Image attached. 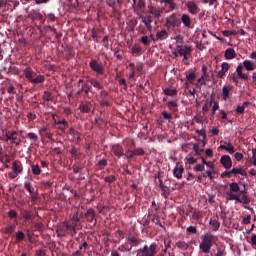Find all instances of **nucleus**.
Instances as JSON below:
<instances>
[{
	"label": "nucleus",
	"mask_w": 256,
	"mask_h": 256,
	"mask_svg": "<svg viewBox=\"0 0 256 256\" xmlns=\"http://www.w3.org/2000/svg\"><path fill=\"white\" fill-rule=\"evenodd\" d=\"M215 241H217V236L211 234V233H206L201 236V242L199 244V249L200 251L204 253H211V249L213 245H215Z\"/></svg>",
	"instance_id": "f257e3e1"
},
{
	"label": "nucleus",
	"mask_w": 256,
	"mask_h": 256,
	"mask_svg": "<svg viewBox=\"0 0 256 256\" xmlns=\"http://www.w3.org/2000/svg\"><path fill=\"white\" fill-rule=\"evenodd\" d=\"M191 53H193V47L192 46H178V48H175L172 54L174 57H183V61H187L191 57Z\"/></svg>",
	"instance_id": "f03ea898"
},
{
	"label": "nucleus",
	"mask_w": 256,
	"mask_h": 256,
	"mask_svg": "<svg viewBox=\"0 0 256 256\" xmlns=\"http://www.w3.org/2000/svg\"><path fill=\"white\" fill-rule=\"evenodd\" d=\"M239 191H241V187L239 183L232 182L229 185V191L226 192V199L227 201L239 200Z\"/></svg>",
	"instance_id": "7ed1b4c3"
},
{
	"label": "nucleus",
	"mask_w": 256,
	"mask_h": 256,
	"mask_svg": "<svg viewBox=\"0 0 256 256\" xmlns=\"http://www.w3.org/2000/svg\"><path fill=\"white\" fill-rule=\"evenodd\" d=\"M157 255V244L152 243L150 246L145 245L137 250L136 256H155Z\"/></svg>",
	"instance_id": "20e7f679"
},
{
	"label": "nucleus",
	"mask_w": 256,
	"mask_h": 256,
	"mask_svg": "<svg viewBox=\"0 0 256 256\" xmlns=\"http://www.w3.org/2000/svg\"><path fill=\"white\" fill-rule=\"evenodd\" d=\"M230 79L237 85L239 83V79H243V81H247L249 79V76L245 73H243V64H238L236 68V72H234L232 75H230Z\"/></svg>",
	"instance_id": "39448f33"
},
{
	"label": "nucleus",
	"mask_w": 256,
	"mask_h": 256,
	"mask_svg": "<svg viewBox=\"0 0 256 256\" xmlns=\"http://www.w3.org/2000/svg\"><path fill=\"white\" fill-rule=\"evenodd\" d=\"M139 245H141V240H139L135 236H131L130 238L126 239V241H125V244H124L125 251H131V249H133V247H139Z\"/></svg>",
	"instance_id": "423d86ee"
},
{
	"label": "nucleus",
	"mask_w": 256,
	"mask_h": 256,
	"mask_svg": "<svg viewBox=\"0 0 256 256\" xmlns=\"http://www.w3.org/2000/svg\"><path fill=\"white\" fill-rule=\"evenodd\" d=\"M90 67L92 71H94L98 75H103V73H105V68L103 67V64L99 63L97 60H92L90 62Z\"/></svg>",
	"instance_id": "0eeeda50"
},
{
	"label": "nucleus",
	"mask_w": 256,
	"mask_h": 256,
	"mask_svg": "<svg viewBox=\"0 0 256 256\" xmlns=\"http://www.w3.org/2000/svg\"><path fill=\"white\" fill-rule=\"evenodd\" d=\"M220 163L225 169H231V167H233V161L231 160V156L229 155L222 156L220 158Z\"/></svg>",
	"instance_id": "6e6552de"
},
{
	"label": "nucleus",
	"mask_w": 256,
	"mask_h": 256,
	"mask_svg": "<svg viewBox=\"0 0 256 256\" xmlns=\"http://www.w3.org/2000/svg\"><path fill=\"white\" fill-rule=\"evenodd\" d=\"M166 25L168 27H179V20L177 19L176 14H172L168 18H166Z\"/></svg>",
	"instance_id": "1a4fd4ad"
},
{
	"label": "nucleus",
	"mask_w": 256,
	"mask_h": 256,
	"mask_svg": "<svg viewBox=\"0 0 256 256\" xmlns=\"http://www.w3.org/2000/svg\"><path fill=\"white\" fill-rule=\"evenodd\" d=\"M215 174H217V171H215V166L212 164L208 166V170L203 173L204 179H207V177L210 179V181H213L215 179Z\"/></svg>",
	"instance_id": "9d476101"
},
{
	"label": "nucleus",
	"mask_w": 256,
	"mask_h": 256,
	"mask_svg": "<svg viewBox=\"0 0 256 256\" xmlns=\"http://www.w3.org/2000/svg\"><path fill=\"white\" fill-rule=\"evenodd\" d=\"M111 151L116 157H118V159H120V157H123V146L119 144H114L111 146Z\"/></svg>",
	"instance_id": "9b49d317"
},
{
	"label": "nucleus",
	"mask_w": 256,
	"mask_h": 256,
	"mask_svg": "<svg viewBox=\"0 0 256 256\" xmlns=\"http://www.w3.org/2000/svg\"><path fill=\"white\" fill-rule=\"evenodd\" d=\"M12 171L16 173V175H21V173H23V164H21V161L15 160L12 163Z\"/></svg>",
	"instance_id": "f8f14e48"
},
{
	"label": "nucleus",
	"mask_w": 256,
	"mask_h": 256,
	"mask_svg": "<svg viewBox=\"0 0 256 256\" xmlns=\"http://www.w3.org/2000/svg\"><path fill=\"white\" fill-rule=\"evenodd\" d=\"M219 149H224V151H227L230 153V155H233L235 153V146L231 142L225 141L224 144H221Z\"/></svg>",
	"instance_id": "ddd939ff"
},
{
	"label": "nucleus",
	"mask_w": 256,
	"mask_h": 256,
	"mask_svg": "<svg viewBox=\"0 0 256 256\" xmlns=\"http://www.w3.org/2000/svg\"><path fill=\"white\" fill-rule=\"evenodd\" d=\"M53 119L55 120L56 127L58 129V135H65V120H64V118L62 120H59L58 122L55 119V117H53Z\"/></svg>",
	"instance_id": "4468645a"
},
{
	"label": "nucleus",
	"mask_w": 256,
	"mask_h": 256,
	"mask_svg": "<svg viewBox=\"0 0 256 256\" xmlns=\"http://www.w3.org/2000/svg\"><path fill=\"white\" fill-rule=\"evenodd\" d=\"M186 6L191 15H197V13H199V7L195 2H187Z\"/></svg>",
	"instance_id": "2eb2a0df"
},
{
	"label": "nucleus",
	"mask_w": 256,
	"mask_h": 256,
	"mask_svg": "<svg viewBox=\"0 0 256 256\" xmlns=\"http://www.w3.org/2000/svg\"><path fill=\"white\" fill-rule=\"evenodd\" d=\"M228 71H229V63L223 62L221 64V70L218 71V74H217L218 79H223V77H225V73H227Z\"/></svg>",
	"instance_id": "dca6fc26"
},
{
	"label": "nucleus",
	"mask_w": 256,
	"mask_h": 256,
	"mask_svg": "<svg viewBox=\"0 0 256 256\" xmlns=\"http://www.w3.org/2000/svg\"><path fill=\"white\" fill-rule=\"evenodd\" d=\"M141 20L144 23L145 27L148 29V31H152L153 30V26L151 25V23H153V18L149 15V16H141Z\"/></svg>",
	"instance_id": "f3484780"
},
{
	"label": "nucleus",
	"mask_w": 256,
	"mask_h": 256,
	"mask_svg": "<svg viewBox=\"0 0 256 256\" xmlns=\"http://www.w3.org/2000/svg\"><path fill=\"white\" fill-rule=\"evenodd\" d=\"M149 13L150 15L154 18V19H159L161 17V13H163V11H161L160 9L154 7V6H149Z\"/></svg>",
	"instance_id": "a211bd4d"
},
{
	"label": "nucleus",
	"mask_w": 256,
	"mask_h": 256,
	"mask_svg": "<svg viewBox=\"0 0 256 256\" xmlns=\"http://www.w3.org/2000/svg\"><path fill=\"white\" fill-rule=\"evenodd\" d=\"M181 23H183V26L186 27L187 29H191V17L188 14H183L181 16Z\"/></svg>",
	"instance_id": "6ab92c4d"
},
{
	"label": "nucleus",
	"mask_w": 256,
	"mask_h": 256,
	"mask_svg": "<svg viewBox=\"0 0 256 256\" xmlns=\"http://www.w3.org/2000/svg\"><path fill=\"white\" fill-rule=\"evenodd\" d=\"M28 19H31L32 21H43V14L34 10L28 15Z\"/></svg>",
	"instance_id": "aec40b11"
},
{
	"label": "nucleus",
	"mask_w": 256,
	"mask_h": 256,
	"mask_svg": "<svg viewBox=\"0 0 256 256\" xmlns=\"http://www.w3.org/2000/svg\"><path fill=\"white\" fill-rule=\"evenodd\" d=\"M39 133L42 137H46L50 141H53V134L49 132V128L43 127L39 130Z\"/></svg>",
	"instance_id": "412c9836"
},
{
	"label": "nucleus",
	"mask_w": 256,
	"mask_h": 256,
	"mask_svg": "<svg viewBox=\"0 0 256 256\" xmlns=\"http://www.w3.org/2000/svg\"><path fill=\"white\" fill-rule=\"evenodd\" d=\"M183 171H185L183 166L177 165L173 171L174 177H176V179H181V177H183Z\"/></svg>",
	"instance_id": "4be33fe9"
},
{
	"label": "nucleus",
	"mask_w": 256,
	"mask_h": 256,
	"mask_svg": "<svg viewBox=\"0 0 256 256\" xmlns=\"http://www.w3.org/2000/svg\"><path fill=\"white\" fill-rule=\"evenodd\" d=\"M238 203H244L245 205H249L251 203V197L247 195V193H243L242 196L238 195Z\"/></svg>",
	"instance_id": "5701e85b"
},
{
	"label": "nucleus",
	"mask_w": 256,
	"mask_h": 256,
	"mask_svg": "<svg viewBox=\"0 0 256 256\" xmlns=\"http://www.w3.org/2000/svg\"><path fill=\"white\" fill-rule=\"evenodd\" d=\"M246 71H255L256 65L251 60H244L242 65Z\"/></svg>",
	"instance_id": "b1692460"
},
{
	"label": "nucleus",
	"mask_w": 256,
	"mask_h": 256,
	"mask_svg": "<svg viewBox=\"0 0 256 256\" xmlns=\"http://www.w3.org/2000/svg\"><path fill=\"white\" fill-rule=\"evenodd\" d=\"M24 75L25 77L31 81L33 79V77H35V75H37V73L35 71H33V68L32 67H27L25 70H24Z\"/></svg>",
	"instance_id": "393cba45"
},
{
	"label": "nucleus",
	"mask_w": 256,
	"mask_h": 256,
	"mask_svg": "<svg viewBox=\"0 0 256 256\" xmlns=\"http://www.w3.org/2000/svg\"><path fill=\"white\" fill-rule=\"evenodd\" d=\"M209 225H211L213 231H219L221 227V222H219V218L210 219Z\"/></svg>",
	"instance_id": "a878e982"
},
{
	"label": "nucleus",
	"mask_w": 256,
	"mask_h": 256,
	"mask_svg": "<svg viewBox=\"0 0 256 256\" xmlns=\"http://www.w3.org/2000/svg\"><path fill=\"white\" fill-rule=\"evenodd\" d=\"M235 57H237V53L235 52V50L233 48L226 49L225 59H227L229 61L231 59H235Z\"/></svg>",
	"instance_id": "bb28decb"
},
{
	"label": "nucleus",
	"mask_w": 256,
	"mask_h": 256,
	"mask_svg": "<svg viewBox=\"0 0 256 256\" xmlns=\"http://www.w3.org/2000/svg\"><path fill=\"white\" fill-rule=\"evenodd\" d=\"M232 175H241L242 177H247V171L243 169L242 167L239 168H233L231 170Z\"/></svg>",
	"instance_id": "cd10ccee"
},
{
	"label": "nucleus",
	"mask_w": 256,
	"mask_h": 256,
	"mask_svg": "<svg viewBox=\"0 0 256 256\" xmlns=\"http://www.w3.org/2000/svg\"><path fill=\"white\" fill-rule=\"evenodd\" d=\"M197 79V73L195 72H186V85L189 83H193Z\"/></svg>",
	"instance_id": "c85d7f7f"
},
{
	"label": "nucleus",
	"mask_w": 256,
	"mask_h": 256,
	"mask_svg": "<svg viewBox=\"0 0 256 256\" xmlns=\"http://www.w3.org/2000/svg\"><path fill=\"white\" fill-rule=\"evenodd\" d=\"M167 37H169V32H167V30H161L156 33V38L160 41L167 39Z\"/></svg>",
	"instance_id": "c756f323"
},
{
	"label": "nucleus",
	"mask_w": 256,
	"mask_h": 256,
	"mask_svg": "<svg viewBox=\"0 0 256 256\" xmlns=\"http://www.w3.org/2000/svg\"><path fill=\"white\" fill-rule=\"evenodd\" d=\"M31 171L34 177H39V175L42 173L41 167H39L37 164H31Z\"/></svg>",
	"instance_id": "7c9ffc66"
},
{
	"label": "nucleus",
	"mask_w": 256,
	"mask_h": 256,
	"mask_svg": "<svg viewBox=\"0 0 256 256\" xmlns=\"http://www.w3.org/2000/svg\"><path fill=\"white\" fill-rule=\"evenodd\" d=\"M250 102L246 101L242 104V106H238L236 108V113H238V115H243V113H245V109H247V107H249Z\"/></svg>",
	"instance_id": "2f4dec72"
},
{
	"label": "nucleus",
	"mask_w": 256,
	"mask_h": 256,
	"mask_svg": "<svg viewBox=\"0 0 256 256\" xmlns=\"http://www.w3.org/2000/svg\"><path fill=\"white\" fill-rule=\"evenodd\" d=\"M45 82V76L43 75H38L36 78H32L30 80V83H33V85H39L40 83H44Z\"/></svg>",
	"instance_id": "473e14b6"
},
{
	"label": "nucleus",
	"mask_w": 256,
	"mask_h": 256,
	"mask_svg": "<svg viewBox=\"0 0 256 256\" xmlns=\"http://www.w3.org/2000/svg\"><path fill=\"white\" fill-rule=\"evenodd\" d=\"M231 92V86H224L222 88V98L224 101H227L229 99V93Z\"/></svg>",
	"instance_id": "72a5a7b5"
},
{
	"label": "nucleus",
	"mask_w": 256,
	"mask_h": 256,
	"mask_svg": "<svg viewBox=\"0 0 256 256\" xmlns=\"http://www.w3.org/2000/svg\"><path fill=\"white\" fill-rule=\"evenodd\" d=\"M21 215L24 221H31V219H33V216L31 215V211L29 210L22 209Z\"/></svg>",
	"instance_id": "f704fd0d"
},
{
	"label": "nucleus",
	"mask_w": 256,
	"mask_h": 256,
	"mask_svg": "<svg viewBox=\"0 0 256 256\" xmlns=\"http://www.w3.org/2000/svg\"><path fill=\"white\" fill-rule=\"evenodd\" d=\"M20 71L19 68L15 66H10L7 71V75H19Z\"/></svg>",
	"instance_id": "c9c22d12"
},
{
	"label": "nucleus",
	"mask_w": 256,
	"mask_h": 256,
	"mask_svg": "<svg viewBox=\"0 0 256 256\" xmlns=\"http://www.w3.org/2000/svg\"><path fill=\"white\" fill-rule=\"evenodd\" d=\"M174 40L176 41V48L175 49H178V47H183V36L181 35H177L174 37Z\"/></svg>",
	"instance_id": "e433bc0d"
},
{
	"label": "nucleus",
	"mask_w": 256,
	"mask_h": 256,
	"mask_svg": "<svg viewBox=\"0 0 256 256\" xmlns=\"http://www.w3.org/2000/svg\"><path fill=\"white\" fill-rule=\"evenodd\" d=\"M15 237H16L17 243H21V241L25 239V233H23V231L15 232Z\"/></svg>",
	"instance_id": "4c0bfd02"
},
{
	"label": "nucleus",
	"mask_w": 256,
	"mask_h": 256,
	"mask_svg": "<svg viewBox=\"0 0 256 256\" xmlns=\"http://www.w3.org/2000/svg\"><path fill=\"white\" fill-rule=\"evenodd\" d=\"M8 217H9V219H15V221L17 223V217H19V214L17 213L16 210L11 209L8 211Z\"/></svg>",
	"instance_id": "58836bf2"
},
{
	"label": "nucleus",
	"mask_w": 256,
	"mask_h": 256,
	"mask_svg": "<svg viewBox=\"0 0 256 256\" xmlns=\"http://www.w3.org/2000/svg\"><path fill=\"white\" fill-rule=\"evenodd\" d=\"M90 85H92L95 89H103V86L101 85V83H99V81L95 80V79H91L90 80Z\"/></svg>",
	"instance_id": "ea45409f"
},
{
	"label": "nucleus",
	"mask_w": 256,
	"mask_h": 256,
	"mask_svg": "<svg viewBox=\"0 0 256 256\" xmlns=\"http://www.w3.org/2000/svg\"><path fill=\"white\" fill-rule=\"evenodd\" d=\"M167 107H168V109H170V111H177L178 105H177L176 101H169L167 103Z\"/></svg>",
	"instance_id": "a19ab883"
},
{
	"label": "nucleus",
	"mask_w": 256,
	"mask_h": 256,
	"mask_svg": "<svg viewBox=\"0 0 256 256\" xmlns=\"http://www.w3.org/2000/svg\"><path fill=\"white\" fill-rule=\"evenodd\" d=\"M177 247H178L179 249H182L183 251H187V249H189V244L186 243V242H183V241H179V242L177 243Z\"/></svg>",
	"instance_id": "79ce46f5"
},
{
	"label": "nucleus",
	"mask_w": 256,
	"mask_h": 256,
	"mask_svg": "<svg viewBox=\"0 0 256 256\" xmlns=\"http://www.w3.org/2000/svg\"><path fill=\"white\" fill-rule=\"evenodd\" d=\"M24 188L27 189V191H28V193H30V195H33V193L35 192V188H33L31 186V182L24 183Z\"/></svg>",
	"instance_id": "37998d69"
},
{
	"label": "nucleus",
	"mask_w": 256,
	"mask_h": 256,
	"mask_svg": "<svg viewBox=\"0 0 256 256\" xmlns=\"http://www.w3.org/2000/svg\"><path fill=\"white\" fill-rule=\"evenodd\" d=\"M86 218L88 219V221H93V219H95V211H93L92 209L88 210L86 212Z\"/></svg>",
	"instance_id": "c03bdc74"
},
{
	"label": "nucleus",
	"mask_w": 256,
	"mask_h": 256,
	"mask_svg": "<svg viewBox=\"0 0 256 256\" xmlns=\"http://www.w3.org/2000/svg\"><path fill=\"white\" fill-rule=\"evenodd\" d=\"M27 139H30V141H38L39 140V136H37V134L30 132L26 135Z\"/></svg>",
	"instance_id": "a18cd8bd"
},
{
	"label": "nucleus",
	"mask_w": 256,
	"mask_h": 256,
	"mask_svg": "<svg viewBox=\"0 0 256 256\" xmlns=\"http://www.w3.org/2000/svg\"><path fill=\"white\" fill-rule=\"evenodd\" d=\"M44 101H53V94L49 91H45L43 95Z\"/></svg>",
	"instance_id": "49530a36"
},
{
	"label": "nucleus",
	"mask_w": 256,
	"mask_h": 256,
	"mask_svg": "<svg viewBox=\"0 0 256 256\" xmlns=\"http://www.w3.org/2000/svg\"><path fill=\"white\" fill-rule=\"evenodd\" d=\"M14 232H15V226L13 225L7 226L4 230V233H6V235H11Z\"/></svg>",
	"instance_id": "de8ad7c7"
},
{
	"label": "nucleus",
	"mask_w": 256,
	"mask_h": 256,
	"mask_svg": "<svg viewBox=\"0 0 256 256\" xmlns=\"http://www.w3.org/2000/svg\"><path fill=\"white\" fill-rule=\"evenodd\" d=\"M82 91H84L85 95H89V93H91V86L87 83L83 84Z\"/></svg>",
	"instance_id": "09e8293b"
},
{
	"label": "nucleus",
	"mask_w": 256,
	"mask_h": 256,
	"mask_svg": "<svg viewBox=\"0 0 256 256\" xmlns=\"http://www.w3.org/2000/svg\"><path fill=\"white\" fill-rule=\"evenodd\" d=\"M18 133L17 131H13L10 133V141L11 143H15L17 141V137H18Z\"/></svg>",
	"instance_id": "8fccbe9b"
},
{
	"label": "nucleus",
	"mask_w": 256,
	"mask_h": 256,
	"mask_svg": "<svg viewBox=\"0 0 256 256\" xmlns=\"http://www.w3.org/2000/svg\"><path fill=\"white\" fill-rule=\"evenodd\" d=\"M165 95H168L169 97H173L174 95H177V91L173 89H165L164 90Z\"/></svg>",
	"instance_id": "3c124183"
},
{
	"label": "nucleus",
	"mask_w": 256,
	"mask_h": 256,
	"mask_svg": "<svg viewBox=\"0 0 256 256\" xmlns=\"http://www.w3.org/2000/svg\"><path fill=\"white\" fill-rule=\"evenodd\" d=\"M203 3L209 5L210 7H217V0H202Z\"/></svg>",
	"instance_id": "603ef678"
},
{
	"label": "nucleus",
	"mask_w": 256,
	"mask_h": 256,
	"mask_svg": "<svg viewBox=\"0 0 256 256\" xmlns=\"http://www.w3.org/2000/svg\"><path fill=\"white\" fill-rule=\"evenodd\" d=\"M186 161L189 163V165H195V163H197V159L191 155L186 157Z\"/></svg>",
	"instance_id": "864d4df0"
},
{
	"label": "nucleus",
	"mask_w": 256,
	"mask_h": 256,
	"mask_svg": "<svg viewBox=\"0 0 256 256\" xmlns=\"http://www.w3.org/2000/svg\"><path fill=\"white\" fill-rule=\"evenodd\" d=\"M186 233H191L192 235H196L197 233V227L195 226H189L186 230Z\"/></svg>",
	"instance_id": "5fc2aeb1"
},
{
	"label": "nucleus",
	"mask_w": 256,
	"mask_h": 256,
	"mask_svg": "<svg viewBox=\"0 0 256 256\" xmlns=\"http://www.w3.org/2000/svg\"><path fill=\"white\" fill-rule=\"evenodd\" d=\"M132 53H134L135 55H139V53H141V46L139 45H134L132 47Z\"/></svg>",
	"instance_id": "6e6d98bb"
},
{
	"label": "nucleus",
	"mask_w": 256,
	"mask_h": 256,
	"mask_svg": "<svg viewBox=\"0 0 256 256\" xmlns=\"http://www.w3.org/2000/svg\"><path fill=\"white\" fill-rule=\"evenodd\" d=\"M213 107H212V115H215V113L219 110V102L213 101Z\"/></svg>",
	"instance_id": "4d7b16f0"
},
{
	"label": "nucleus",
	"mask_w": 256,
	"mask_h": 256,
	"mask_svg": "<svg viewBox=\"0 0 256 256\" xmlns=\"http://www.w3.org/2000/svg\"><path fill=\"white\" fill-rule=\"evenodd\" d=\"M132 155H145V151L142 148H136Z\"/></svg>",
	"instance_id": "13d9d810"
},
{
	"label": "nucleus",
	"mask_w": 256,
	"mask_h": 256,
	"mask_svg": "<svg viewBox=\"0 0 256 256\" xmlns=\"http://www.w3.org/2000/svg\"><path fill=\"white\" fill-rule=\"evenodd\" d=\"M161 191H162V195H164V197H167V195L171 193V188L165 186L163 189H161Z\"/></svg>",
	"instance_id": "bf43d9fd"
},
{
	"label": "nucleus",
	"mask_w": 256,
	"mask_h": 256,
	"mask_svg": "<svg viewBox=\"0 0 256 256\" xmlns=\"http://www.w3.org/2000/svg\"><path fill=\"white\" fill-rule=\"evenodd\" d=\"M252 165L256 167V148L252 150V160H251Z\"/></svg>",
	"instance_id": "052dcab7"
},
{
	"label": "nucleus",
	"mask_w": 256,
	"mask_h": 256,
	"mask_svg": "<svg viewBox=\"0 0 256 256\" xmlns=\"http://www.w3.org/2000/svg\"><path fill=\"white\" fill-rule=\"evenodd\" d=\"M194 171H197V172L205 171V165L197 164L196 167L194 168Z\"/></svg>",
	"instance_id": "680f3d73"
},
{
	"label": "nucleus",
	"mask_w": 256,
	"mask_h": 256,
	"mask_svg": "<svg viewBox=\"0 0 256 256\" xmlns=\"http://www.w3.org/2000/svg\"><path fill=\"white\" fill-rule=\"evenodd\" d=\"M41 187L43 189H49V187H51V182H49V181H42L41 182Z\"/></svg>",
	"instance_id": "e2e57ef3"
},
{
	"label": "nucleus",
	"mask_w": 256,
	"mask_h": 256,
	"mask_svg": "<svg viewBox=\"0 0 256 256\" xmlns=\"http://www.w3.org/2000/svg\"><path fill=\"white\" fill-rule=\"evenodd\" d=\"M83 113H89L91 111V105L85 104L82 106Z\"/></svg>",
	"instance_id": "0e129e2a"
},
{
	"label": "nucleus",
	"mask_w": 256,
	"mask_h": 256,
	"mask_svg": "<svg viewBox=\"0 0 256 256\" xmlns=\"http://www.w3.org/2000/svg\"><path fill=\"white\" fill-rule=\"evenodd\" d=\"M141 42L143 45H149V43H151V39H149L147 36H143Z\"/></svg>",
	"instance_id": "69168bd1"
},
{
	"label": "nucleus",
	"mask_w": 256,
	"mask_h": 256,
	"mask_svg": "<svg viewBox=\"0 0 256 256\" xmlns=\"http://www.w3.org/2000/svg\"><path fill=\"white\" fill-rule=\"evenodd\" d=\"M34 227H35L36 231H42L43 230V224L41 222H36L34 224Z\"/></svg>",
	"instance_id": "338daca9"
},
{
	"label": "nucleus",
	"mask_w": 256,
	"mask_h": 256,
	"mask_svg": "<svg viewBox=\"0 0 256 256\" xmlns=\"http://www.w3.org/2000/svg\"><path fill=\"white\" fill-rule=\"evenodd\" d=\"M234 157H235L236 161H241V160L243 159V153H241V152H236V153L234 154Z\"/></svg>",
	"instance_id": "774afa93"
}]
</instances>
